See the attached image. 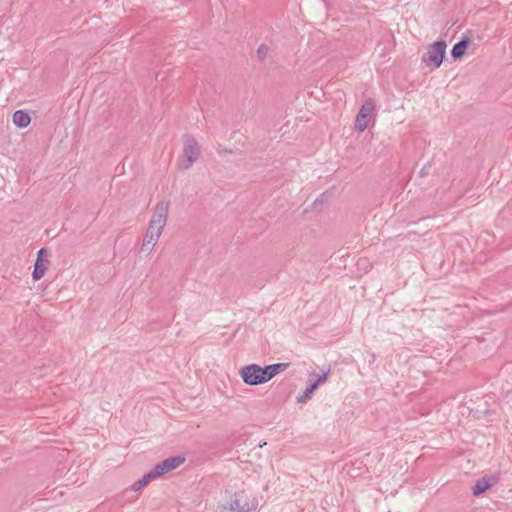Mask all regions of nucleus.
I'll list each match as a JSON object with an SVG mask.
<instances>
[{"label": "nucleus", "instance_id": "nucleus-1", "mask_svg": "<svg viewBox=\"0 0 512 512\" xmlns=\"http://www.w3.org/2000/svg\"><path fill=\"white\" fill-rule=\"evenodd\" d=\"M169 204V201L163 200L155 207L153 217L149 222L141 248V250L147 252V254L151 253L166 226Z\"/></svg>", "mask_w": 512, "mask_h": 512}, {"label": "nucleus", "instance_id": "nucleus-2", "mask_svg": "<svg viewBox=\"0 0 512 512\" xmlns=\"http://www.w3.org/2000/svg\"><path fill=\"white\" fill-rule=\"evenodd\" d=\"M289 363H275L261 367L258 364H249L241 367L239 373L242 381L250 386L264 384L270 381L278 373L284 371Z\"/></svg>", "mask_w": 512, "mask_h": 512}, {"label": "nucleus", "instance_id": "nucleus-3", "mask_svg": "<svg viewBox=\"0 0 512 512\" xmlns=\"http://www.w3.org/2000/svg\"><path fill=\"white\" fill-rule=\"evenodd\" d=\"M257 506L256 499L249 500L244 492H236L227 504L218 507V512H254Z\"/></svg>", "mask_w": 512, "mask_h": 512}, {"label": "nucleus", "instance_id": "nucleus-4", "mask_svg": "<svg viewBox=\"0 0 512 512\" xmlns=\"http://www.w3.org/2000/svg\"><path fill=\"white\" fill-rule=\"evenodd\" d=\"M447 44L444 40H438L428 47L421 60L431 70L437 69L441 66L446 56Z\"/></svg>", "mask_w": 512, "mask_h": 512}, {"label": "nucleus", "instance_id": "nucleus-5", "mask_svg": "<svg viewBox=\"0 0 512 512\" xmlns=\"http://www.w3.org/2000/svg\"><path fill=\"white\" fill-rule=\"evenodd\" d=\"M200 146L197 140L190 134L183 136V153L180 167L184 170L189 169L199 158Z\"/></svg>", "mask_w": 512, "mask_h": 512}, {"label": "nucleus", "instance_id": "nucleus-6", "mask_svg": "<svg viewBox=\"0 0 512 512\" xmlns=\"http://www.w3.org/2000/svg\"><path fill=\"white\" fill-rule=\"evenodd\" d=\"M185 462V457L177 455L169 457L159 463H157L150 472L154 476L155 479L165 475L166 473H169L175 469H177L179 466H181Z\"/></svg>", "mask_w": 512, "mask_h": 512}, {"label": "nucleus", "instance_id": "nucleus-7", "mask_svg": "<svg viewBox=\"0 0 512 512\" xmlns=\"http://www.w3.org/2000/svg\"><path fill=\"white\" fill-rule=\"evenodd\" d=\"M329 376V370L318 375L314 380L309 379V385L306 387L302 395L297 397V403H305L313 394V392L324 383Z\"/></svg>", "mask_w": 512, "mask_h": 512}, {"label": "nucleus", "instance_id": "nucleus-8", "mask_svg": "<svg viewBox=\"0 0 512 512\" xmlns=\"http://www.w3.org/2000/svg\"><path fill=\"white\" fill-rule=\"evenodd\" d=\"M498 481V478L495 476H484L477 480L475 485L472 487V492L474 496H479L483 494L486 490L493 487Z\"/></svg>", "mask_w": 512, "mask_h": 512}, {"label": "nucleus", "instance_id": "nucleus-9", "mask_svg": "<svg viewBox=\"0 0 512 512\" xmlns=\"http://www.w3.org/2000/svg\"><path fill=\"white\" fill-rule=\"evenodd\" d=\"M470 44V39L468 37H463L460 41L454 44L451 50V56L454 60H458L463 57L468 46Z\"/></svg>", "mask_w": 512, "mask_h": 512}, {"label": "nucleus", "instance_id": "nucleus-10", "mask_svg": "<svg viewBox=\"0 0 512 512\" xmlns=\"http://www.w3.org/2000/svg\"><path fill=\"white\" fill-rule=\"evenodd\" d=\"M12 121L17 127L26 128L31 122V117L25 110H17L13 114Z\"/></svg>", "mask_w": 512, "mask_h": 512}, {"label": "nucleus", "instance_id": "nucleus-11", "mask_svg": "<svg viewBox=\"0 0 512 512\" xmlns=\"http://www.w3.org/2000/svg\"><path fill=\"white\" fill-rule=\"evenodd\" d=\"M47 270V266L44 264L42 259H36L34 263V269L32 272V277L34 280H40Z\"/></svg>", "mask_w": 512, "mask_h": 512}, {"label": "nucleus", "instance_id": "nucleus-12", "mask_svg": "<svg viewBox=\"0 0 512 512\" xmlns=\"http://www.w3.org/2000/svg\"><path fill=\"white\" fill-rule=\"evenodd\" d=\"M152 480H155L152 473L149 471L146 473L141 479L136 481L130 488L131 491H139L142 488H144L148 483H150Z\"/></svg>", "mask_w": 512, "mask_h": 512}, {"label": "nucleus", "instance_id": "nucleus-13", "mask_svg": "<svg viewBox=\"0 0 512 512\" xmlns=\"http://www.w3.org/2000/svg\"><path fill=\"white\" fill-rule=\"evenodd\" d=\"M369 116H364V114H357L355 119V129L359 132L365 131L370 122Z\"/></svg>", "mask_w": 512, "mask_h": 512}, {"label": "nucleus", "instance_id": "nucleus-14", "mask_svg": "<svg viewBox=\"0 0 512 512\" xmlns=\"http://www.w3.org/2000/svg\"><path fill=\"white\" fill-rule=\"evenodd\" d=\"M375 110V103L373 99L369 98L364 101L358 114H364V116L371 117L372 112Z\"/></svg>", "mask_w": 512, "mask_h": 512}, {"label": "nucleus", "instance_id": "nucleus-15", "mask_svg": "<svg viewBox=\"0 0 512 512\" xmlns=\"http://www.w3.org/2000/svg\"><path fill=\"white\" fill-rule=\"evenodd\" d=\"M269 54V47L266 44H261L257 51L256 56L260 62H264Z\"/></svg>", "mask_w": 512, "mask_h": 512}, {"label": "nucleus", "instance_id": "nucleus-16", "mask_svg": "<svg viewBox=\"0 0 512 512\" xmlns=\"http://www.w3.org/2000/svg\"><path fill=\"white\" fill-rule=\"evenodd\" d=\"M48 251L45 248H41L37 253V259H42L44 261V257L48 256Z\"/></svg>", "mask_w": 512, "mask_h": 512}, {"label": "nucleus", "instance_id": "nucleus-17", "mask_svg": "<svg viewBox=\"0 0 512 512\" xmlns=\"http://www.w3.org/2000/svg\"><path fill=\"white\" fill-rule=\"evenodd\" d=\"M217 152H218L219 154H225V153H229V154H231V153H233V150H232V149H229V148H226V147H223V146H221V145H220V146L217 148Z\"/></svg>", "mask_w": 512, "mask_h": 512}, {"label": "nucleus", "instance_id": "nucleus-18", "mask_svg": "<svg viewBox=\"0 0 512 512\" xmlns=\"http://www.w3.org/2000/svg\"><path fill=\"white\" fill-rule=\"evenodd\" d=\"M324 197V194L321 195L320 198H317L315 201H314V205L316 206L318 203L322 202V198Z\"/></svg>", "mask_w": 512, "mask_h": 512}, {"label": "nucleus", "instance_id": "nucleus-19", "mask_svg": "<svg viewBox=\"0 0 512 512\" xmlns=\"http://www.w3.org/2000/svg\"><path fill=\"white\" fill-rule=\"evenodd\" d=\"M512 512V511H511Z\"/></svg>", "mask_w": 512, "mask_h": 512}]
</instances>
